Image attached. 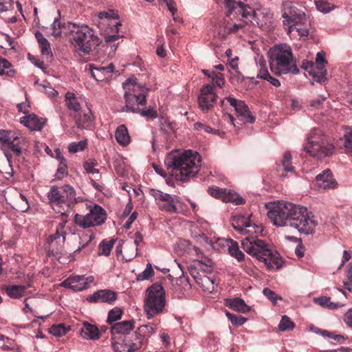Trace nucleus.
I'll return each instance as SVG.
<instances>
[{"label": "nucleus", "mask_w": 352, "mask_h": 352, "mask_svg": "<svg viewBox=\"0 0 352 352\" xmlns=\"http://www.w3.org/2000/svg\"><path fill=\"white\" fill-rule=\"evenodd\" d=\"M228 190L226 189L220 188L217 186H211L208 189V192L212 197L221 199L223 202L225 201L226 196Z\"/></svg>", "instance_id": "obj_47"}, {"label": "nucleus", "mask_w": 352, "mask_h": 352, "mask_svg": "<svg viewBox=\"0 0 352 352\" xmlns=\"http://www.w3.org/2000/svg\"><path fill=\"white\" fill-rule=\"evenodd\" d=\"M115 138L122 146H126L130 143L131 138L127 128L124 124L120 125L116 130Z\"/></svg>", "instance_id": "obj_31"}, {"label": "nucleus", "mask_w": 352, "mask_h": 352, "mask_svg": "<svg viewBox=\"0 0 352 352\" xmlns=\"http://www.w3.org/2000/svg\"><path fill=\"white\" fill-rule=\"evenodd\" d=\"M282 16L284 28L288 27L294 23H297L298 20L302 21L306 16L304 11L298 9L291 1H284L282 3Z\"/></svg>", "instance_id": "obj_15"}, {"label": "nucleus", "mask_w": 352, "mask_h": 352, "mask_svg": "<svg viewBox=\"0 0 352 352\" xmlns=\"http://www.w3.org/2000/svg\"><path fill=\"white\" fill-rule=\"evenodd\" d=\"M41 52L43 55L52 56V50L49 41L43 36V34L37 31L35 33Z\"/></svg>", "instance_id": "obj_35"}, {"label": "nucleus", "mask_w": 352, "mask_h": 352, "mask_svg": "<svg viewBox=\"0 0 352 352\" xmlns=\"http://www.w3.org/2000/svg\"><path fill=\"white\" fill-rule=\"evenodd\" d=\"M114 15L113 10L101 12L98 14V18L101 20L100 23L104 25L109 26V32L106 30L107 32L104 34L105 41L108 43H113L121 38V36L118 34V28L122 25Z\"/></svg>", "instance_id": "obj_13"}, {"label": "nucleus", "mask_w": 352, "mask_h": 352, "mask_svg": "<svg viewBox=\"0 0 352 352\" xmlns=\"http://www.w3.org/2000/svg\"><path fill=\"white\" fill-rule=\"evenodd\" d=\"M124 90L125 105L121 108V111L138 113L139 106L146 104V96L148 89L144 85L138 83L136 78H130L122 84Z\"/></svg>", "instance_id": "obj_6"}, {"label": "nucleus", "mask_w": 352, "mask_h": 352, "mask_svg": "<svg viewBox=\"0 0 352 352\" xmlns=\"http://www.w3.org/2000/svg\"><path fill=\"white\" fill-rule=\"evenodd\" d=\"M226 305L234 311L243 314L247 313L250 310V307L245 304L243 300L239 298L227 300Z\"/></svg>", "instance_id": "obj_32"}, {"label": "nucleus", "mask_w": 352, "mask_h": 352, "mask_svg": "<svg viewBox=\"0 0 352 352\" xmlns=\"http://www.w3.org/2000/svg\"><path fill=\"white\" fill-rule=\"evenodd\" d=\"M115 67L113 64L111 63L105 67H95L93 64L89 65V69L92 77L98 82L104 80L107 74L113 72Z\"/></svg>", "instance_id": "obj_26"}, {"label": "nucleus", "mask_w": 352, "mask_h": 352, "mask_svg": "<svg viewBox=\"0 0 352 352\" xmlns=\"http://www.w3.org/2000/svg\"><path fill=\"white\" fill-rule=\"evenodd\" d=\"M241 245L244 251L263 262L267 268L280 269L282 267L283 260L279 254L263 240L252 236H247L242 240Z\"/></svg>", "instance_id": "obj_4"}, {"label": "nucleus", "mask_w": 352, "mask_h": 352, "mask_svg": "<svg viewBox=\"0 0 352 352\" xmlns=\"http://www.w3.org/2000/svg\"><path fill=\"white\" fill-rule=\"evenodd\" d=\"M57 158L59 161V164L55 177L57 179H61L68 174L67 160L60 153L58 154Z\"/></svg>", "instance_id": "obj_38"}, {"label": "nucleus", "mask_w": 352, "mask_h": 352, "mask_svg": "<svg viewBox=\"0 0 352 352\" xmlns=\"http://www.w3.org/2000/svg\"><path fill=\"white\" fill-rule=\"evenodd\" d=\"M66 106L69 110L74 111L78 113H80L81 105L78 98L74 93L67 92L65 94Z\"/></svg>", "instance_id": "obj_34"}, {"label": "nucleus", "mask_w": 352, "mask_h": 352, "mask_svg": "<svg viewBox=\"0 0 352 352\" xmlns=\"http://www.w3.org/2000/svg\"><path fill=\"white\" fill-rule=\"evenodd\" d=\"M51 208L64 217H68L76 204L81 201L75 189L69 184L53 186L47 192Z\"/></svg>", "instance_id": "obj_5"}, {"label": "nucleus", "mask_w": 352, "mask_h": 352, "mask_svg": "<svg viewBox=\"0 0 352 352\" xmlns=\"http://www.w3.org/2000/svg\"><path fill=\"white\" fill-rule=\"evenodd\" d=\"M232 225L234 230L243 234L250 232L247 230L248 228L252 226L250 217L242 214L233 217Z\"/></svg>", "instance_id": "obj_25"}, {"label": "nucleus", "mask_w": 352, "mask_h": 352, "mask_svg": "<svg viewBox=\"0 0 352 352\" xmlns=\"http://www.w3.org/2000/svg\"><path fill=\"white\" fill-rule=\"evenodd\" d=\"M140 113L142 116L149 118H155L157 117V113L152 107L146 108L143 109H140Z\"/></svg>", "instance_id": "obj_63"}, {"label": "nucleus", "mask_w": 352, "mask_h": 352, "mask_svg": "<svg viewBox=\"0 0 352 352\" xmlns=\"http://www.w3.org/2000/svg\"><path fill=\"white\" fill-rule=\"evenodd\" d=\"M200 158L198 153L190 150L183 153L175 151L167 155L164 164L177 180L187 182L199 171Z\"/></svg>", "instance_id": "obj_2"}, {"label": "nucleus", "mask_w": 352, "mask_h": 352, "mask_svg": "<svg viewBox=\"0 0 352 352\" xmlns=\"http://www.w3.org/2000/svg\"><path fill=\"white\" fill-rule=\"evenodd\" d=\"M89 214L94 226L101 225L107 219L106 211L97 204L91 207Z\"/></svg>", "instance_id": "obj_27"}, {"label": "nucleus", "mask_w": 352, "mask_h": 352, "mask_svg": "<svg viewBox=\"0 0 352 352\" xmlns=\"http://www.w3.org/2000/svg\"><path fill=\"white\" fill-rule=\"evenodd\" d=\"M314 64L316 67H325L327 64V61L325 59V54L323 51L317 53Z\"/></svg>", "instance_id": "obj_62"}, {"label": "nucleus", "mask_w": 352, "mask_h": 352, "mask_svg": "<svg viewBox=\"0 0 352 352\" xmlns=\"http://www.w3.org/2000/svg\"><path fill=\"white\" fill-rule=\"evenodd\" d=\"M166 305L165 290L160 283H153L146 289L144 311L150 319L162 314Z\"/></svg>", "instance_id": "obj_9"}, {"label": "nucleus", "mask_w": 352, "mask_h": 352, "mask_svg": "<svg viewBox=\"0 0 352 352\" xmlns=\"http://www.w3.org/2000/svg\"><path fill=\"white\" fill-rule=\"evenodd\" d=\"M227 103L234 108L238 116H240L245 122L253 123L255 121V118L251 114L244 101L238 100L232 97H227L221 101V105L223 107Z\"/></svg>", "instance_id": "obj_16"}, {"label": "nucleus", "mask_w": 352, "mask_h": 352, "mask_svg": "<svg viewBox=\"0 0 352 352\" xmlns=\"http://www.w3.org/2000/svg\"><path fill=\"white\" fill-rule=\"evenodd\" d=\"M226 316L230 320L232 324L235 326H241L246 321L247 318L240 315L233 314L229 312L226 313Z\"/></svg>", "instance_id": "obj_51"}, {"label": "nucleus", "mask_w": 352, "mask_h": 352, "mask_svg": "<svg viewBox=\"0 0 352 352\" xmlns=\"http://www.w3.org/2000/svg\"><path fill=\"white\" fill-rule=\"evenodd\" d=\"M69 31L70 39L76 50L82 54H88L94 46L100 43L94 31L86 25L70 23L66 27Z\"/></svg>", "instance_id": "obj_8"}, {"label": "nucleus", "mask_w": 352, "mask_h": 352, "mask_svg": "<svg viewBox=\"0 0 352 352\" xmlns=\"http://www.w3.org/2000/svg\"><path fill=\"white\" fill-rule=\"evenodd\" d=\"M0 143L6 157L8 151H11L15 155L20 156L27 146L26 138L14 131L0 130Z\"/></svg>", "instance_id": "obj_11"}, {"label": "nucleus", "mask_w": 352, "mask_h": 352, "mask_svg": "<svg viewBox=\"0 0 352 352\" xmlns=\"http://www.w3.org/2000/svg\"><path fill=\"white\" fill-rule=\"evenodd\" d=\"M70 23V22H68L67 24H62L58 19L55 20L52 24V34L56 37L62 36L63 34L69 36V31L66 27Z\"/></svg>", "instance_id": "obj_36"}, {"label": "nucleus", "mask_w": 352, "mask_h": 352, "mask_svg": "<svg viewBox=\"0 0 352 352\" xmlns=\"http://www.w3.org/2000/svg\"><path fill=\"white\" fill-rule=\"evenodd\" d=\"M267 216L276 226L293 227L305 234L311 233L316 226L307 208L290 202L278 201L268 211Z\"/></svg>", "instance_id": "obj_1"}, {"label": "nucleus", "mask_w": 352, "mask_h": 352, "mask_svg": "<svg viewBox=\"0 0 352 352\" xmlns=\"http://www.w3.org/2000/svg\"><path fill=\"white\" fill-rule=\"evenodd\" d=\"M61 285L74 291H82L89 287V282L84 276H73L65 279Z\"/></svg>", "instance_id": "obj_23"}, {"label": "nucleus", "mask_w": 352, "mask_h": 352, "mask_svg": "<svg viewBox=\"0 0 352 352\" xmlns=\"http://www.w3.org/2000/svg\"><path fill=\"white\" fill-rule=\"evenodd\" d=\"M316 303L320 305L323 307H327L329 309H335L344 305L341 302H333L331 301L330 297L321 296L314 299Z\"/></svg>", "instance_id": "obj_41"}, {"label": "nucleus", "mask_w": 352, "mask_h": 352, "mask_svg": "<svg viewBox=\"0 0 352 352\" xmlns=\"http://www.w3.org/2000/svg\"><path fill=\"white\" fill-rule=\"evenodd\" d=\"M122 310L118 307H114L111 309L108 313L107 322L109 324L113 323L122 318Z\"/></svg>", "instance_id": "obj_50"}, {"label": "nucleus", "mask_w": 352, "mask_h": 352, "mask_svg": "<svg viewBox=\"0 0 352 352\" xmlns=\"http://www.w3.org/2000/svg\"><path fill=\"white\" fill-rule=\"evenodd\" d=\"M97 165V162L94 160H88L83 164V167L88 173H91L93 175L99 174V171L98 169L94 168L95 166Z\"/></svg>", "instance_id": "obj_57"}, {"label": "nucleus", "mask_w": 352, "mask_h": 352, "mask_svg": "<svg viewBox=\"0 0 352 352\" xmlns=\"http://www.w3.org/2000/svg\"><path fill=\"white\" fill-rule=\"evenodd\" d=\"M194 129L199 131L201 133H213L218 135L221 136V135L224 134V132H220L219 130L213 129L210 126L203 124L200 122H197L194 124Z\"/></svg>", "instance_id": "obj_46"}, {"label": "nucleus", "mask_w": 352, "mask_h": 352, "mask_svg": "<svg viewBox=\"0 0 352 352\" xmlns=\"http://www.w3.org/2000/svg\"><path fill=\"white\" fill-rule=\"evenodd\" d=\"M74 221L77 226L82 228L94 227L89 213L85 215H82L78 213L76 214L74 218Z\"/></svg>", "instance_id": "obj_40"}, {"label": "nucleus", "mask_w": 352, "mask_h": 352, "mask_svg": "<svg viewBox=\"0 0 352 352\" xmlns=\"http://www.w3.org/2000/svg\"><path fill=\"white\" fill-rule=\"evenodd\" d=\"M310 74L312 75L313 78L319 82H324L327 79V72L325 69V67H315V68L311 72Z\"/></svg>", "instance_id": "obj_45"}, {"label": "nucleus", "mask_w": 352, "mask_h": 352, "mask_svg": "<svg viewBox=\"0 0 352 352\" xmlns=\"http://www.w3.org/2000/svg\"><path fill=\"white\" fill-rule=\"evenodd\" d=\"M154 274V270L151 263L146 265V269L137 276L138 280H147Z\"/></svg>", "instance_id": "obj_56"}, {"label": "nucleus", "mask_w": 352, "mask_h": 352, "mask_svg": "<svg viewBox=\"0 0 352 352\" xmlns=\"http://www.w3.org/2000/svg\"><path fill=\"white\" fill-rule=\"evenodd\" d=\"M294 327V323L287 316H283L278 324L280 331H284L292 329Z\"/></svg>", "instance_id": "obj_52"}, {"label": "nucleus", "mask_w": 352, "mask_h": 352, "mask_svg": "<svg viewBox=\"0 0 352 352\" xmlns=\"http://www.w3.org/2000/svg\"><path fill=\"white\" fill-rule=\"evenodd\" d=\"M116 242L115 239L110 241L103 240L99 245L98 247V254L109 256L112 250L113 245Z\"/></svg>", "instance_id": "obj_44"}, {"label": "nucleus", "mask_w": 352, "mask_h": 352, "mask_svg": "<svg viewBox=\"0 0 352 352\" xmlns=\"http://www.w3.org/2000/svg\"><path fill=\"white\" fill-rule=\"evenodd\" d=\"M259 65L260 69L257 74V78L266 80L267 77L270 76L266 66V63L264 60H260Z\"/></svg>", "instance_id": "obj_59"}, {"label": "nucleus", "mask_w": 352, "mask_h": 352, "mask_svg": "<svg viewBox=\"0 0 352 352\" xmlns=\"http://www.w3.org/2000/svg\"><path fill=\"white\" fill-rule=\"evenodd\" d=\"M346 277V280L344 282V285L348 290L352 291V262L348 265Z\"/></svg>", "instance_id": "obj_61"}, {"label": "nucleus", "mask_w": 352, "mask_h": 352, "mask_svg": "<svg viewBox=\"0 0 352 352\" xmlns=\"http://www.w3.org/2000/svg\"><path fill=\"white\" fill-rule=\"evenodd\" d=\"M151 194L161 210L170 214L180 213L182 211V203L179 197L172 196L155 189H152Z\"/></svg>", "instance_id": "obj_12"}, {"label": "nucleus", "mask_w": 352, "mask_h": 352, "mask_svg": "<svg viewBox=\"0 0 352 352\" xmlns=\"http://www.w3.org/2000/svg\"><path fill=\"white\" fill-rule=\"evenodd\" d=\"M94 238L95 235L93 232L90 231L83 232L80 236L79 243L80 246L74 251V253H78L82 250H84L85 248L88 247Z\"/></svg>", "instance_id": "obj_37"}, {"label": "nucleus", "mask_w": 352, "mask_h": 352, "mask_svg": "<svg viewBox=\"0 0 352 352\" xmlns=\"http://www.w3.org/2000/svg\"><path fill=\"white\" fill-rule=\"evenodd\" d=\"M292 155L289 152H286L280 161V164L277 165V175L282 178L296 176L295 168L292 164Z\"/></svg>", "instance_id": "obj_20"}, {"label": "nucleus", "mask_w": 352, "mask_h": 352, "mask_svg": "<svg viewBox=\"0 0 352 352\" xmlns=\"http://www.w3.org/2000/svg\"><path fill=\"white\" fill-rule=\"evenodd\" d=\"M156 327L151 324L140 326L137 331L133 333V339L124 340L125 344L128 346L126 352H136L142 346L144 340L146 338L149 337L154 333Z\"/></svg>", "instance_id": "obj_14"}, {"label": "nucleus", "mask_w": 352, "mask_h": 352, "mask_svg": "<svg viewBox=\"0 0 352 352\" xmlns=\"http://www.w3.org/2000/svg\"><path fill=\"white\" fill-rule=\"evenodd\" d=\"M80 334L84 338L90 340H97L100 337L98 327L88 322L83 324Z\"/></svg>", "instance_id": "obj_30"}, {"label": "nucleus", "mask_w": 352, "mask_h": 352, "mask_svg": "<svg viewBox=\"0 0 352 352\" xmlns=\"http://www.w3.org/2000/svg\"><path fill=\"white\" fill-rule=\"evenodd\" d=\"M226 16L223 26L227 34L236 32L246 24V20L259 23V13L248 5L236 0H224Z\"/></svg>", "instance_id": "obj_3"}, {"label": "nucleus", "mask_w": 352, "mask_h": 352, "mask_svg": "<svg viewBox=\"0 0 352 352\" xmlns=\"http://www.w3.org/2000/svg\"><path fill=\"white\" fill-rule=\"evenodd\" d=\"M224 202H232L235 205H241L245 204V200L235 192L228 190Z\"/></svg>", "instance_id": "obj_49"}, {"label": "nucleus", "mask_w": 352, "mask_h": 352, "mask_svg": "<svg viewBox=\"0 0 352 352\" xmlns=\"http://www.w3.org/2000/svg\"><path fill=\"white\" fill-rule=\"evenodd\" d=\"M196 283L204 292H211L214 289L213 280L205 274L201 275Z\"/></svg>", "instance_id": "obj_42"}, {"label": "nucleus", "mask_w": 352, "mask_h": 352, "mask_svg": "<svg viewBox=\"0 0 352 352\" xmlns=\"http://www.w3.org/2000/svg\"><path fill=\"white\" fill-rule=\"evenodd\" d=\"M87 145V140H81L78 142H73L68 146L70 153H75L76 152L84 150Z\"/></svg>", "instance_id": "obj_53"}, {"label": "nucleus", "mask_w": 352, "mask_h": 352, "mask_svg": "<svg viewBox=\"0 0 352 352\" xmlns=\"http://www.w3.org/2000/svg\"><path fill=\"white\" fill-rule=\"evenodd\" d=\"M66 223V220L59 223L56 226V232L50 235L47 239V243L50 245L49 248H51L52 251H54V248L55 246H57L56 250L58 251L65 241L67 235V232L65 230Z\"/></svg>", "instance_id": "obj_18"}, {"label": "nucleus", "mask_w": 352, "mask_h": 352, "mask_svg": "<svg viewBox=\"0 0 352 352\" xmlns=\"http://www.w3.org/2000/svg\"><path fill=\"white\" fill-rule=\"evenodd\" d=\"M117 293L110 289H101L94 292L87 297V300L90 302H104L113 304L117 299Z\"/></svg>", "instance_id": "obj_21"}, {"label": "nucleus", "mask_w": 352, "mask_h": 352, "mask_svg": "<svg viewBox=\"0 0 352 352\" xmlns=\"http://www.w3.org/2000/svg\"><path fill=\"white\" fill-rule=\"evenodd\" d=\"M75 120L78 128L88 129L91 126L93 123V118L90 110L87 112H81L75 116Z\"/></svg>", "instance_id": "obj_29"}, {"label": "nucleus", "mask_w": 352, "mask_h": 352, "mask_svg": "<svg viewBox=\"0 0 352 352\" xmlns=\"http://www.w3.org/2000/svg\"><path fill=\"white\" fill-rule=\"evenodd\" d=\"M217 97L212 85H206L204 86L201 89L200 95L198 98L199 105L201 110L207 112L212 109L217 100Z\"/></svg>", "instance_id": "obj_17"}, {"label": "nucleus", "mask_w": 352, "mask_h": 352, "mask_svg": "<svg viewBox=\"0 0 352 352\" xmlns=\"http://www.w3.org/2000/svg\"><path fill=\"white\" fill-rule=\"evenodd\" d=\"M336 185L337 182L333 178L329 169L324 170L322 173L318 175L316 177V186L318 190L333 189Z\"/></svg>", "instance_id": "obj_22"}, {"label": "nucleus", "mask_w": 352, "mask_h": 352, "mask_svg": "<svg viewBox=\"0 0 352 352\" xmlns=\"http://www.w3.org/2000/svg\"><path fill=\"white\" fill-rule=\"evenodd\" d=\"M212 82V86H217L222 87L225 83V80L221 73L216 72L214 76L211 78Z\"/></svg>", "instance_id": "obj_60"}, {"label": "nucleus", "mask_w": 352, "mask_h": 352, "mask_svg": "<svg viewBox=\"0 0 352 352\" xmlns=\"http://www.w3.org/2000/svg\"><path fill=\"white\" fill-rule=\"evenodd\" d=\"M303 149L312 157L322 158L332 154L334 146L325 142L320 131L314 129L308 135Z\"/></svg>", "instance_id": "obj_10"}, {"label": "nucleus", "mask_w": 352, "mask_h": 352, "mask_svg": "<svg viewBox=\"0 0 352 352\" xmlns=\"http://www.w3.org/2000/svg\"><path fill=\"white\" fill-rule=\"evenodd\" d=\"M134 322L133 320H125L120 322H116L111 327V332L112 339L115 340L117 335H122L124 338L122 339V342L125 338L133 339V335L130 337V332L134 329Z\"/></svg>", "instance_id": "obj_19"}, {"label": "nucleus", "mask_w": 352, "mask_h": 352, "mask_svg": "<svg viewBox=\"0 0 352 352\" xmlns=\"http://www.w3.org/2000/svg\"><path fill=\"white\" fill-rule=\"evenodd\" d=\"M27 287L24 285H7L4 287L6 293L10 298H20L25 295Z\"/></svg>", "instance_id": "obj_33"}, {"label": "nucleus", "mask_w": 352, "mask_h": 352, "mask_svg": "<svg viewBox=\"0 0 352 352\" xmlns=\"http://www.w3.org/2000/svg\"><path fill=\"white\" fill-rule=\"evenodd\" d=\"M15 74V70L12 64L6 58L0 57V75L13 77Z\"/></svg>", "instance_id": "obj_39"}, {"label": "nucleus", "mask_w": 352, "mask_h": 352, "mask_svg": "<svg viewBox=\"0 0 352 352\" xmlns=\"http://www.w3.org/2000/svg\"><path fill=\"white\" fill-rule=\"evenodd\" d=\"M21 122L31 130L40 131L44 125L43 119H40L34 114L23 116L21 118Z\"/></svg>", "instance_id": "obj_28"}, {"label": "nucleus", "mask_w": 352, "mask_h": 352, "mask_svg": "<svg viewBox=\"0 0 352 352\" xmlns=\"http://www.w3.org/2000/svg\"><path fill=\"white\" fill-rule=\"evenodd\" d=\"M232 239H218L214 245V248L219 251H226L230 244L232 243Z\"/></svg>", "instance_id": "obj_55"}, {"label": "nucleus", "mask_w": 352, "mask_h": 352, "mask_svg": "<svg viewBox=\"0 0 352 352\" xmlns=\"http://www.w3.org/2000/svg\"><path fill=\"white\" fill-rule=\"evenodd\" d=\"M317 333H321L323 336H327L329 338H332L335 341L339 343H342L343 340H344V338L341 335H335L333 333L328 331L327 330H321L318 328H316V330L315 331Z\"/></svg>", "instance_id": "obj_54"}, {"label": "nucleus", "mask_w": 352, "mask_h": 352, "mask_svg": "<svg viewBox=\"0 0 352 352\" xmlns=\"http://www.w3.org/2000/svg\"><path fill=\"white\" fill-rule=\"evenodd\" d=\"M316 6L318 10L324 13H327L331 10L330 3L324 1H316Z\"/></svg>", "instance_id": "obj_64"}, {"label": "nucleus", "mask_w": 352, "mask_h": 352, "mask_svg": "<svg viewBox=\"0 0 352 352\" xmlns=\"http://www.w3.org/2000/svg\"><path fill=\"white\" fill-rule=\"evenodd\" d=\"M69 330L65 324L60 323L58 324L52 325L49 330V332L56 337H60L65 335Z\"/></svg>", "instance_id": "obj_48"}, {"label": "nucleus", "mask_w": 352, "mask_h": 352, "mask_svg": "<svg viewBox=\"0 0 352 352\" xmlns=\"http://www.w3.org/2000/svg\"><path fill=\"white\" fill-rule=\"evenodd\" d=\"M349 129V131L346 132L344 135V146L347 152L352 153V126Z\"/></svg>", "instance_id": "obj_58"}, {"label": "nucleus", "mask_w": 352, "mask_h": 352, "mask_svg": "<svg viewBox=\"0 0 352 352\" xmlns=\"http://www.w3.org/2000/svg\"><path fill=\"white\" fill-rule=\"evenodd\" d=\"M271 71L277 75L298 74L299 69L293 60L291 48L285 45L272 47L270 52Z\"/></svg>", "instance_id": "obj_7"}, {"label": "nucleus", "mask_w": 352, "mask_h": 352, "mask_svg": "<svg viewBox=\"0 0 352 352\" xmlns=\"http://www.w3.org/2000/svg\"><path fill=\"white\" fill-rule=\"evenodd\" d=\"M227 250L229 254L236 258L238 261L244 260L245 254L239 250L237 242L232 240V243L230 244Z\"/></svg>", "instance_id": "obj_43"}, {"label": "nucleus", "mask_w": 352, "mask_h": 352, "mask_svg": "<svg viewBox=\"0 0 352 352\" xmlns=\"http://www.w3.org/2000/svg\"><path fill=\"white\" fill-rule=\"evenodd\" d=\"M309 21L306 16H305L303 20H298L297 23H294L288 27L285 28V30L287 31V34H291L293 32H296L299 36L307 37L309 34Z\"/></svg>", "instance_id": "obj_24"}]
</instances>
